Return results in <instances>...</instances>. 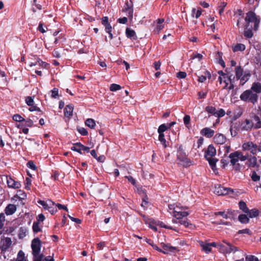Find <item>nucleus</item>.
Segmentation results:
<instances>
[{
  "label": "nucleus",
  "instance_id": "obj_1",
  "mask_svg": "<svg viewBox=\"0 0 261 261\" xmlns=\"http://www.w3.org/2000/svg\"><path fill=\"white\" fill-rule=\"evenodd\" d=\"M245 21L244 36L246 38H251L253 36L252 30L256 32L258 29L260 17L253 11H249L246 13Z\"/></svg>",
  "mask_w": 261,
  "mask_h": 261
},
{
  "label": "nucleus",
  "instance_id": "obj_2",
  "mask_svg": "<svg viewBox=\"0 0 261 261\" xmlns=\"http://www.w3.org/2000/svg\"><path fill=\"white\" fill-rule=\"evenodd\" d=\"M32 254L34 261H42L44 255L41 253L42 242L39 238H35L31 242Z\"/></svg>",
  "mask_w": 261,
  "mask_h": 261
},
{
  "label": "nucleus",
  "instance_id": "obj_3",
  "mask_svg": "<svg viewBox=\"0 0 261 261\" xmlns=\"http://www.w3.org/2000/svg\"><path fill=\"white\" fill-rule=\"evenodd\" d=\"M240 98L244 102L254 105L258 101V96L256 93L252 92L251 90L247 89L240 95Z\"/></svg>",
  "mask_w": 261,
  "mask_h": 261
},
{
  "label": "nucleus",
  "instance_id": "obj_4",
  "mask_svg": "<svg viewBox=\"0 0 261 261\" xmlns=\"http://www.w3.org/2000/svg\"><path fill=\"white\" fill-rule=\"evenodd\" d=\"M177 159L182 163V166L185 167H188L192 165V161L187 158L182 145H180L177 148Z\"/></svg>",
  "mask_w": 261,
  "mask_h": 261
},
{
  "label": "nucleus",
  "instance_id": "obj_5",
  "mask_svg": "<svg viewBox=\"0 0 261 261\" xmlns=\"http://www.w3.org/2000/svg\"><path fill=\"white\" fill-rule=\"evenodd\" d=\"M12 246V241L11 238L4 236L1 237L0 240L1 254L3 255L5 258H6L5 255V253L10 251Z\"/></svg>",
  "mask_w": 261,
  "mask_h": 261
},
{
  "label": "nucleus",
  "instance_id": "obj_6",
  "mask_svg": "<svg viewBox=\"0 0 261 261\" xmlns=\"http://www.w3.org/2000/svg\"><path fill=\"white\" fill-rule=\"evenodd\" d=\"M233 192V190L232 189L224 187L221 185H217L215 187L214 193L219 196L225 195Z\"/></svg>",
  "mask_w": 261,
  "mask_h": 261
},
{
  "label": "nucleus",
  "instance_id": "obj_7",
  "mask_svg": "<svg viewBox=\"0 0 261 261\" xmlns=\"http://www.w3.org/2000/svg\"><path fill=\"white\" fill-rule=\"evenodd\" d=\"M242 148L244 150L250 151L252 154H255L257 151V145L251 141L243 143Z\"/></svg>",
  "mask_w": 261,
  "mask_h": 261
},
{
  "label": "nucleus",
  "instance_id": "obj_8",
  "mask_svg": "<svg viewBox=\"0 0 261 261\" xmlns=\"http://www.w3.org/2000/svg\"><path fill=\"white\" fill-rule=\"evenodd\" d=\"M7 183L8 187L14 189H17L21 187V185L19 181L15 180L11 176H7Z\"/></svg>",
  "mask_w": 261,
  "mask_h": 261
},
{
  "label": "nucleus",
  "instance_id": "obj_9",
  "mask_svg": "<svg viewBox=\"0 0 261 261\" xmlns=\"http://www.w3.org/2000/svg\"><path fill=\"white\" fill-rule=\"evenodd\" d=\"M254 126L251 120L246 119L244 122H242L241 124V129L242 131H248L254 127Z\"/></svg>",
  "mask_w": 261,
  "mask_h": 261
},
{
  "label": "nucleus",
  "instance_id": "obj_10",
  "mask_svg": "<svg viewBox=\"0 0 261 261\" xmlns=\"http://www.w3.org/2000/svg\"><path fill=\"white\" fill-rule=\"evenodd\" d=\"M216 154V149L214 147V146L211 144L210 145L206 150L205 151L204 153V158H212Z\"/></svg>",
  "mask_w": 261,
  "mask_h": 261
},
{
  "label": "nucleus",
  "instance_id": "obj_11",
  "mask_svg": "<svg viewBox=\"0 0 261 261\" xmlns=\"http://www.w3.org/2000/svg\"><path fill=\"white\" fill-rule=\"evenodd\" d=\"M214 142L217 144H223L226 141V137L222 134H217L214 136Z\"/></svg>",
  "mask_w": 261,
  "mask_h": 261
},
{
  "label": "nucleus",
  "instance_id": "obj_12",
  "mask_svg": "<svg viewBox=\"0 0 261 261\" xmlns=\"http://www.w3.org/2000/svg\"><path fill=\"white\" fill-rule=\"evenodd\" d=\"M17 210V206L13 204H9L5 207V213L7 215H12L15 213Z\"/></svg>",
  "mask_w": 261,
  "mask_h": 261
},
{
  "label": "nucleus",
  "instance_id": "obj_13",
  "mask_svg": "<svg viewBox=\"0 0 261 261\" xmlns=\"http://www.w3.org/2000/svg\"><path fill=\"white\" fill-rule=\"evenodd\" d=\"M201 134L206 138H210L214 136L215 132L209 127H204L201 129Z\"/></svg>",
  "mask_w": 261,
  "mask_h": 261
},
{
  "label": "nucleus",
  "instance_id": "obj_14",
  "mask_svg": "<svg viewBox=\"0 0 261 261\" xmlns=\"http://www.w3.org/2000/svg\"><path fill=\"white\" fill-rule=\"evenodd\" d=\"M161 246L163 248V251H165L167 252V254L168 253V251L169 252H174V251H178L179 250L178 248L176 247H173L170 244H166L164 243H161Z\"/></svg>",
  "mask_w": 261,
  "mask_h": 261
},
{
  "label": "nucleus",
  "instance_id": "obj_15",
  "mask_svg": "<svg viewBox=\"0 0 261 261\" xmlns=\"http://www.w3.org/2000/svg\"><path fill=\"white\" fill-rule=\"evenodd\" d=\"M249 90L258 95L261 93V84L259 82H254Z\"/></svg>",
  "mask_w": 261,
  "mask_h": 261
},
{
  "label": "nucleus",
  "instance_id": "obj_16",
  "mask_svg": "<svg viewBox=\"0 0 261 261\" xmlns=\"http://www.w3.org/2000/svg\"><path fill=\"white\" fill-rule=\"evenodd\" d=\"M189 215V213L187 212H181L178 211H175L173 214V216L179 220H181L184 217H186Z\"/></svg>",
  "mask_w": 261,
  "mask_h": 261
},
{
  "label": "nucleus",
  "instance_id": "obj_17",
  "mask_svg": "<svg viewBox=\"0 0 261 261\" xmlns=\"http://www.w3.org/2000/svg\"><path fill=\"white\" fill-rule=\"evenodd\" d=\"M251 76V73L249 71H245L244 74L241 77L240 85H244L250 79Z\"/></svg>",
  "mask_w": 261,
  "mask_h": 261
},
{
  "label": "nucleus",
  "instance_id": "obj_18",
  "mask_svg": "<svg viewBox=\"0 0 261 261\" xmlns=\"http://www.w3.org/2000/svg\"><path fill=\"white\" fill-rule=\"evenodd\" d=\"M125 34L126 37L128 38L133 40H136L137 39V36L136 35L135 31L129 28H127L126 29Z\"/></svg>",
  "mask_w": 261,
  "mask_h": 261
},
{
  "label": "nucleus",
  "instance_id": "obj_19",
  "mask_svg": "<svg viewBox=\"0 0 261 261\" xmlns=\"http://www.w3.org/2000/svg\"><path fill=\"white\" fill-rule=\"evenodd\" d=\"M238 151H236L233 152L231 153L229 156L228 158L230 159V162L232 165H235L236 163H237L239 161L238 158Z\"/></svg>",
  "mask_w": 261,
  "mask_h": 261
},
{
  "label": "nucleus",
  "instance_id": "obj_20",
  "mask_svg": "<svg viewBox=\"0 0 261 261\" xmlns=\"http://www.w3.org/2000/svg\"><path fill=\"white\" fill-rule=\"evenodd\" d=\"M222 242L226 244L227 245V246H228V249H227V253L229 254V253H230L231 252L235 253L236 252H237V251H238L239 250L238 247L232 245L231 244H230V243L228 242L226 240H223L222 241Z\"/></svg>",
  "mask_w": 261,
  "mask_h": 261
},
{
  "label": "nucleus",
  "instance_id": "obj_21",
  "mask_svg": "<svg viewBox=\"0 0 261 261\" xmlns=\"http://www.w3.org/2000/svg\"><path fill=\"white\" fill-rule=\"evenodd\" d=\"M73 106L72 105H67L64 109V115L66 117H69L72 115Z\"/></svg>",
  "mask_w": 261,
  "mask_h": 261
},
{
  "label": "nucleus",
  "instance_id": "obj_22",
  "mask_svg": "<svg viewBox=\"0 0 261 261\" xmlns=\"http://www.w3.org/2000/svg\"><path fill=\"white\" fill-rule=\"evenodd\" d=\"M27 198L26 193L22 190H17L16 194L14 196L13 199L15 198L18 199L20 200H24Z\"/></svg>",
  "mask_w": 261,
  "mask_h": 261
},
{
  "label": "nucleus",
  "instance_id": "obj_23",
  "mask_svg": "<svg viewBox=\"0 0 261 261\" xmlns=\"http://www.w3.org/2000/svg\"><path fill=\"white\" fill-rule=\"evenodd\" d=\"M126 7L125 8V11L127 12L128 17L132 19L133 17V4L131 3L129 5L128 2L125 3Z\"/></svg>",
  "mask_w": 261,
  "mask_h": 261
},
{
  "label": "nucleus",
  "instance_id": "obj_24",
  "mask_svg": "<svg viewBox=\"0 0 261 261\" xmlns=\"http://www.w3.org/2000/svg\"><path fill=\"white\" fill-rule=\"evenodd\" d=\"M205 159L208 162L209 165L212 169L215 171V170L217 169L216 163L218 161V160L216 158H213V157L212 158H206Z\"/></svg>",
  "mask_w": 261,
  "mask_h": 261
},
{
  "label": "nucleus",
  "instance_id": "obj_25",
  "mask_svg": "<svg viewBox=\"0 0 261 261\" xmlns=\"http://www.w3.org/2000/svg\"><path fill=\"white\" fill-rule=\"evenodd\" d=\"M146 242L148 244H149L150 245H151L152 248L158 251L159 252H162L165 254H167V252L165 251H163L162 249H160L156 245L154 244L153 241L151 240V239H146Z\"/></svg>",
  "mask_w": 261,
  "mask_h": 261
},
{
  "label": "nucleus",
  "instance_id": "obj_26",
  "mask_svg": "<svg viewBox=\"0 0 261 261\" xmlns=\"http://www.w3.org/2000/svg\"><path fill=\"white\" fill-rule=\"evenodd\" d=\"M23 122H24V124L23 123H20L19 124L17 125V127L20 128L24 126L31 127L33 125V121L31 119H28L27 120L25 119V121H23Z\"/></svg>",
  "mask_w": 261,
  "mask_h": 261
},
{
  "label": "nucleus",
  "instance_id": "obj_27",
  "mask_svg": "<svg viewBox=\"0 0 261 261\" xmlns=\"http://www.w3.org/2000/svg\"><path fill=\"white\" fill-rule=\"evenodd\" d=\"M28 231V229L26 227H20L19 229L18 238L20 239L24 238Z\"/></svg>",
  "mask_w": 261,
  "mask_h": 261
},
{
  "label": "nucleus",
  "instance_id": "obj_28",
  "mask_svg": "<svg viewBox=\"0 0 261 261\" xmlns=\"http://www.w3.org/2000/svg\"><path fill=\"white\" fill-rule=\"evenodd\" d=\"M243 69L240 66H238L235 68L236 78L237 80L241 79V77L244 74Z\"/></svg>",
  "mask_w": 261,
  "mask_h": 261
},
{
  "label": "nucleus",
  "instance_id": "obj_29",
  "mask_svg": "<svg viewBox=\"0 0 261 261\" xmlns=\"http://www.w3.org/2000/svg\"><path fill=\"white\" fill-rule=\"evenodd\" d=\"M246 48L245 45L242 43L237 44L233 48L232 50L233 52H237L238 51H243Z\"/></svg>",
  "mask_w": 261,
  "mask_h": 261
},
{
  "label": "nucleus",
  "instance_id": "obj_30",
  "mask_svg": "<svg viewBox=\"0 0 261 261\" xmlns=\"http://www.w3.org/2000/svg\"><path fill=\"white\" fill-rule=\"evenodd\" d=\"M239 206L240 210H241L245 213H248L249 208L247 207L246 203L241 200L239 202Z\"/></svg>",
  "mask_w": 261,
  "mask_h": 261
},
{
  "label": "nucleus",
  "instance_id": "obj_31",
  "mask_svg": "<svg viewBox=\"0 0 261 261\" xmlns=\"http://www.w3.org/2000/svg\"><path fill=\"white\" fill-rule=\"evenodd\" d=\"M248 166L250 167H255L257 165V159L255 156L250 158L248 161Z\"/></svg>",
  "mask_w": 261,
  "mask_h": 261
},
{
  "label": "nucleus",
  "instance_id": "obj_32",
  "mask_svg": "<svg viewBox=\"0 0 261 261\" xmlns=\"http://www.w3.org/2000/svg\"><path fill=\"white\" fill-rule=\"evenodd\" d=\"M200 245L202 247V250L208 253L210 252L212 249L208 243L204 244L203 242L200 243Z\"/></svg>",
  "mask_w": 261,
  "mask_h": 261
},
{
  "label": "nucleus",
  "instance_id": "obj_33",
  "mask_svg": "<svg viewBox=\"0 0 261 261\" xmlns=\"http://www.w3.org/2000/svg\"><path fill=\"white\" fill-rule=\"evenodd\" d=\"M250 218H254L258 216L259 211L256 208H253L250 211L249 210L248 213H247Z\"/></svg>",
  "mask_w": 261,
  "mask_h": 261
},
{
  "label": "nucleus",
  "instance_id": "obj_34",
  "mask_svg": "<svg viewBox=\"0 0 261 261\" xmlns=\"http://www.w3.org/2000/svg\"><path fill=\"white\" fill-rule=\"evenodd\" d=\"M15 261H28L25 257V254L22 250L19 251L17 259Z\"/></svg>",
  "mask_w": 261,
  "mask_h": 261
},
{
  "label": "nucleus",
  "instance_id": "obj_35",
  "mask_svg": "<svg viewBox=\"0 0 261 261\" xmlns=\"http://www.w3.org/2000/svg\"><path fill=\"white\" fill-rule=\"evenodd\" d=\"M238 219L239 221L243 224H246L248 223L249 222V218H248L247 216L245 214H241L239 216Z\"/></svg>",
  "mask_w": 261,
  "mask_h": 261
},
{
  "label": "nucleus",
  "instance_id": "obj_36",
  "mask_svg": "<svg viewBox=\"0 0 261 261\" xmlns=\"http://www.w3.org/2000/svg\"><path fill=\"white\" fill-rule=\"evenodd\" d=\"M32 229L34 233H36L38 232H40L42 231V229L40 227L39 223H38V222H34L32 226Z\"/></svg>",
  "mask_w": 261,
  "mask_h": 261
},
{
  "label": "nucleus",
  "instance_id": "obj_37",
  "mask_svg": "<svg viewBox=\"0 0 261 261\" xmlns=\"http://www.w3.org/2000/svg\"><path fill=\"white\" fill-rule=\"evenodd\" d=\"M85 124L91 128H93L95 126V122L94 119L88 118L85 121Z\"/></svg>",
  "mask_w": 261,
  "mask_h": 261
},
{
  "label": "nucleus",
  "instance_id": "obj_38",
  "mask_svg": "<svg viewBox=\"0 0 261 261\" xmlns=\"http://www.w3.org/2000/svg\"><path fill=\"white\" fill-rule=\"evenodd\" d=\"M205 111L208 113L215 116L216 115V109L215 107L212 106H207L205 108Z\"/></svg>",
  "mask_w": 261,
  "mask_h": 261
},
{
  "label": "nucleus",
  "instance_id": "obj_39",
  "mask_svg": "<svg viewBox=\"0 0 261 261\" xmlns=\"http://www.w3.org/2000/svg\"><path fill=\"white\" fill-rule=\"evenodd\" d=\"M159 140L161 142L164 148H166L167 147L168 145L165 139L164 134H159Z\"/></svg>",
  "mask_w": 261,
  "mask_h": 261
},
{
  "label": "nucleus",
  "instance_id": "obj_40",
  "mask_svg": "<svg viewBox=\"0 0 261 261\" xmlns=\"http://www.w3.org/2000/svg\"><path fill=\"white\" fill-rule=\"evenodd\" d=\"M214 215L215 216H218V215L221 216L223 218H225L226 219L230 218V216H229L228 214H227V212L223 211V212H215Z\"/></svg>",
  "mask_w": 261,
  "mask_h": 261
},
{
  "label": "nucleus",
  "instance_id": "obj_41",
  "mask_svg": "<svg viewBox=\"0 0 261 261\" xmlns=\"http://www.w3.org/2000/svg\"><path fill=\"white\" fill-rule=\"evenodd\" d=\"M183 120H184V124L186 125V126L188 128H190V120H191L190 116L188 115H186L184 117Z\"/></svg>",
  "mask_w": 261,
  "mask_h": 261
},
{
  "label": "nucleus",
  "instance_id": "obj_42",
  "mask_svg": "<svg viewBox=\"0 0 261 261\" xmlns=\"http://www.w3.org/2000/svg\"><path fill=\"white\" fill-rule=\"evenodd\" d=\"M13 120L15 121L20 122V123H22L23 121H25V119L19 114L14 115L13 116Z\"/></svg>",
  "mask_w": 261,
  "mask_h": 261
},
{
  "label": "nucleus",
  "instance_id": "obj_43",
  "mask_svg": "<svg viewBox=\"0 0 261 261\" xmlns=\"http://www.w3.org/2000/svg\"><path fill=\"white\" fill-rule=\"evenodd\" d=\"M77 130L82 136H86L88 135V131L84 127H77Z\"/></svg>",
  "mask_w": 261,
  "mask_h": 261
},
{
  "label": "nucleus",
  "instance_id": "obj_44",
  "mask_svg": "<svg viewBox=\"0 0 261 261\" xmlns=\"http://www.w3.org/2000/svg\"><path fill=\"white\" fill-rule=\"evenodd\" d=\"M168 129V126L166 124H162L158 128V132L159 134H164V132Z\"/></svg>",
  "mask_w": 261,
  "mask_h": 261
},
{
  "label": "nucleus",
  "instance_id": "obj_45",
  "mask_svg": "<svg viewBox=\"0 0 261 261\" xmlns=\"http://www.w3.org/2000/svg\"><path fill=\"white\" fill-rule=\"evenodd\" d=\"M25 101V103L29 106H32V105H33V104H34V98H33V97H32V96L26 97Z\"/></svg>",
  "mask_w": 261,
  "mask_h": 261
},
{
  "label": "nucleus",
  "instance_id": "obj_46",
  "mask_svg": "<svg viewBox=\"0 0 261 261\" xmlns=\"http://www.w3.org/2000/svg\"><path fill=\"white\" fill-rule=\"evenodd\" d=\"M27 166L28 168L31 169L33 170H34V171H35V170H36L37 169V167L35 165V164L34 163V162L33 161H29L27 163Z\"/></svg>",
  "mask_w": 261,
  "mask_h": 261
},
{
  "label": "nucleus",
  "instance_id": "obj_47",
  "mask_svg": "<svg viewBox=\"0 0 261 261\" xmlns=\"http://www.w3.org/2000/svg\"><path fill=\"white\" fill-rule=\"evenodd\" d=\"M121 87L118 84H112L111 85L110 87V90L111 91H116L117 90L121 89Z\"/></svg>",
  "mask_w": 261,
  "mask_h": 261
},
{
  "label": "nucleus",
  "instance_id": "obj_48",
  "mask_svg": "<svg viewBox=\"0 0 261 261\" xmlns=\"http://www.w3.org/2000/svg\"><path fill=\"white\" fill-rule=\"evenodd\" d=\"M31 179L29 177H26L24 180L25 189L27 190H30V186L31 185Z\"/></svg>",
  "mask_w": 261,
  "mask_h": 261
},
{
  "label": "nucleus",
  "instance_id": "obj_49",
  "mask_svg": "<svg viewBox=\"0 0 261 261\" xmlns=\"http://www.w3.org/2000/svg\"><path fill=\"white\" fill-rule=\"evenodd\" d=\"M178 223L180 224L181 225H182L185 226V227H189V226H192V224L189 223L187 219H186V220H180L178 221Z\"/></svg>",
  "mask_w": 261,
  "mask_h": 261
},
{
  "label": "nucleus",
  "instance_id": "obj_50",
  "mask_svg": "<svg viewBox=\"0 0 261 261\" xmlns=\"http://www.w3.org/2000/svg\"><path fill=\"white\" fill-rule=\"evenodd\" d=\"M77 144V143L74 144L73 146H72L71 148V149L73 151H76V152L80 153V154H82V147L77 146L76 145Z\"/></svg>",
  "mask_w": 261,
  "mask_h": 261
},
{
  "label": "nucleus",
  "instance_id": "obj_51",
  "mask_svg": "<svg viewBox=\"0 0 261 261\" xmlns=\"http://www.w3.org/2000/svg\"><path fill=\"white\" fill-rule=\"evenodd\" d=\"M218 56H219V61H218V63L221 65L223 68H224L225 67V62L224 61H223V60L222 59V53H220V52H218Z\"/></svg>",
  "mask_w": 261,
  "mask_h": 261
},
{
  "label": "nucleus",
  "instance_id": "obj_52",
  "mask_svg": "<svg viewBox=\"0 0 261 261\" xmlns=\"http://www.w3.org/2000/svg\"><path fill=\"white\" fill-rule=\"evenodd\" d=\"M251 177L253 181H257L260 179V176L258 175L255 171L252 172Z\"/></svg>",
  "mask_w": 261,
  "mask_h": 261
},
{
  "label": "nucleus",
  "instance_id": "obj_53",
  "mask_svg": "<svg viewBox=\"0 0 261 261\" xmlns=\"http://www.w3.org/2000/svg\"><path fill=\"white\" fill-rule=\"evenodd\" d=\"M5 221V216L3 213L0 214V229L4 226V223Z\"/></svg>",
  "mask_w": 261,
  "mask_h": 261
},
{
  "label": "nucleus",
  "instance_id": "obj_54",
  "mask_svg": "<svg viewBox=\"0 0 261 261\" xmlns=\"http://www.w3.org/2000/svg\"><path fill=\"white\" fill-rule=\"evenodd\" d=\"M225 114V112L223 109H220L218 111H216V115L215 116L220 118L224 116Z\"/></svg>",
  "mask_w": 261,
  "mask_h": 261
},
{
  "label": "nucleus",
  "instance_id": "obj_55",
  "mask_svg": "<svg viewBox=\"0 0 261 261\" xmlns=\"http://www.w3.org/2000/svg\"><path fill=\"white\" fill-rule=\"evenodd\" d=\"M238 211H232V210H228L227 211V214H228L229 216H230L229 219H234L235 216L238 214Z\"/></svg>",
  "mask_w": 261,
  "mask_h": 261
},
{
  "label": "nucleus",
  "instance_id": "obj_56",
  "mask_svg": "<svg viewBox=\"0 0 261 261\" xmlns=\"http://www.w3.org/2000/svg\"><path fill=\"white\" fill-rule=\"evenodd\" d=\"M238 234L246 233L249 236H251L252 234L251 231L248 228H245L244 229L239 230L238 231Z\"/></svg>",
  "mask_w": 261,
  "mask_h": 261
},
{
  "label": "nucleus",
  "instance_id": "obj_57",
  "mask_svg": "<svg viewBox=\"0 0 261 261\" xmlns=\"http://www.w3.org/2000/svg\"><path fill=\"white\" fill-rule=\"evenodd\" d=\"M30 107L29 109L30 111L33 112L35 111H37L39 112H40L41 114H43V112L40 110V109L39 108L37 107L36 106H35L34 104H33V105H32V106H30Z\"/></svg>",
  "mask_w": 261,
  "mask_h": 261
},
{
  "label": "nucleus",
  "instance_id": "obj_58",
  "mask_svg": "<svg viewBox=\"0 0 261 261\" xmlns=\"http://www.w3.org/2000/svg\"><path fill=\"white\" fill-rule=\"evenodd\" d=\"M246 261H258V259L254 255H247L246 256Z\"/></svg>",
  "mask_w": 261,
  "mask_h": 261
},
{
  "label": "nucleus",
  "instance_id": "obj_59",
  "mask_svg": "<svg viewBox=\"0 0 261 261\" xmlns=\"http://www.w3.org/2000/svg\"><path fill=\"white\" fill-rule=\"evenodd\" d=\"M203 56L201 54L197 53H193L192 55L191 56V59H194L195 58H198L199 60H200L202 59Z\"/></svg>",
  "mask_w": 261,
  "mask_h": 261
},
{
  "label": "nucleus",
  "instance_id": "obj_60",
  "mask_svg": "<svg viewBox=\"0 0 261 261\" xmlns=\"http://www.w3.org/2000/svg\"><path fill=\"white\" fill-rule=\"evenodd\" d=\"M58 91L59 90L57 88H54L53 89L51 90V97L54 98H56L58 96Z\"/></svg>",
  "mask_w": 261,
  "mask_h": 261
},
{
  "label": "nucleus",
  "instance_id": "obj_61",
  "mask_svg": "<svg viewBox=\"0 0 261 261\" xmlns=\"http://www.w3.org/2000/svg\"><path fill=\"white\" fill-rule=\"evenodd\" d=\"M220 163L221 164V168L225 169V167L228 165L229 161L228 160L222 159L220 160Z\"/></svg>",
  "mask_w": 261,
  "mask_h": 261
},
{
  "label": "nucleus",
  "instance_id": "obj_62",
  "mask_svg": "<svg viewBox=\"0 0 261 261\" xmlns=\"http://www.w3.org/2000/svg\"><path fill=\"white\" fill-rule=\"evenodd\" d=\"M77 146L82 147V150H83L86 152H89L90 151V148L87 146H84L80 142H77V144H76Z\"/></svg>",
  "mask_w": 261,
  "mask_h": 261
},
{
  "label": "nucleus",
  "instance_id": "obj_63",
  "mask_svg": "<svg viewBox=\"0 0 261 261\" xmlns=\"http://www.w3.org/2000/svg\"><path fill=\"white\" fill-rule=\"evenodd\" d=\"M225 71L227 72L226 73H224L222 70H219L218 71V73L219 74V76H223V78L224 79H225L227 76L229 74V72H228V69L227 68L226 70H225Z\"/></svg>",
  "mask_w": 261,
  "mask_h": 261
},
{
  "label": "nucleus",
  "instance_id": "obj_64",
  "mask_svg": "<svg viewBox=\"0 0 261 261\" xmlns=\"http://www.w3.org/2000/svg\"><path fill=\"white\" fill-rule=\"evenodd\" d=\"M186 76L187 73L184 71H179L176 73V76L179 79H184Z\"/></svg>",
  "mask_w": 261,
  "mask_h": 261
}]
</instances>
